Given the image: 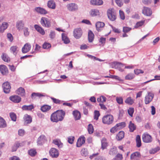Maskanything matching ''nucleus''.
<instances>
[{
    "mask_svg": "<svg viewBox=\"0 0 160 160\" xmlns=\"http://www.w3.org/2000/svg\"><path fill=\"white\" fill-rule=\"evenodd\" d=\"M128 113L129 115L131 117L133 116V114L134 112V109L133 108H130L128 110Z\"/></svg>",
    "mask_w": 160,
    "mask_h": 160,
    "instance_id": "obj_58",
    "label": "nucleus"
},
{
    "mask_svg": "<svg viewBox=\"0 0 160 160\" xmlns=\"http://www.w3.org/2000/svg\"><path fill=\"white\" fill-rule=\"evenodd\" d=\"M134 100L131 97H128L125 100V102L129 105H132L134 103Z\"/></svg>",
    "mask_w": 160,
    "mask_h": 160,
    "instance_id": "obj_29",
    "label": "nucleus"
},
{
    "mask_svg": "<svg viewBox=\"0 0 160 160\" xmlns=\"http://www.w3.org/2000/svg\"><path fill=\"white\" fill-rule=\"evenodd\" d=\"M29 154L32 157H34L35 156L37 153L36 150L33 149H32L28 151Z\"/></svg>",
    "mask_w": 160,
    "mask_h": 160,
    "instance_id": "obj_46",
    "label": "nucleus"
},
{
    "mask_svg": "<svg viewBox=\"0 0 160 160\" xmlns=\"http://www.w3.org/2000/svg\"><path fill=\"white\" fill-rule=\"evenodd\" d=\"M142 12L144 15L148 16H150L152 13L151 9L146 7H144Z\"/></svg>",
    "mask_w": 160,
    "mask_h": 160,
    "instance_id": "obj_12",
    "label": "nucleus"
},
{
    "mask_svg": "<svg viewBox=\"0 0 160 160\" xmlns=\"http://www.w3.org/2000/svg\"><path fill=\"white\" fill-rule=\"evenodd\" d=\"M134 77V75L133 73H129L125 76V78L126 80H131Z\"/></svg>",
    "mask_w": 160,
    "mask_h": 160,
    "instance_id": "obj_51",
    "label": "nucleus"
},
{
    "mask_svg": "<svg viewBox=\"0 0 160 160\" xmlns=\"http://www.w3.org/2000/svg\"><path fill=\"white\" fill-rule=\"evenodd\" d=\"M88 131L89 134H91L93 132V128L92 125L91 124H89L88 126Z\"/></svg>",
    "mask_w": 160,
    "mask_h": 160,
    "instance_id": "obj_49",
    "label": "nucleus"
},
{
    "mask_svg": "<svg viewBox=\"0 0 160 160\" xmlns=\"http://www.w3.org/2000/svg\"><path fill=\"white\" fill-rule=\"evenodd\" d=\"M23 145V143H19L18 142H16L12 147V151H16L17 148L19 147H21Z\"/></svg>",
    "mask_w": 160,
    "mask_h": 160,
    "instance_id": "obj_28",
    "label": "nucleus"
},
{
    "mask_svg": "<svg viewBox=\"0 0 160 160\" xmlns=\"http://www.w3.org/2000/svg\"><path fill=\"white\" fill-rule=\"evenodd\" d=\"M44 96V95L39 92H33L32 93L31 95V98L32 99H35L36 97L40 98L41 97H43Z\"/></svg>",
    "mask_w": 160,
    "mask_h": 160,
    "instance_id": "obj_41",
    "label": "nucleus"
},
{
    "mask_svg": "<svg viewBox=\"0 0 160 160\" xmlns=\"http://www.w3.org/2000/svg\"><path fill=\"white\" fill-rule=\"evenodd\" d=\"M124 132L122 131H121L117 135L116 138L118 140H120L124 138Z\"/></svg>",
    "mask_w": 160,
    "mask_h": 160,
    "instance_id": "obj_37",
    "label": "nucleus"
},
{
    "mask_svg": "<svg viewBox=\"0 0 160 160\" xmlns=\"http://www.w3.org/2000/svg\"><path fill=\"white\" fill-rule=\"evenodd\" d=\"M144 22V21H141L140 22H137L135 26V28H137L139 27L142 26L143 25Z\"/></svg>",
    "mask_w": 160,
    "mask_h": 160,
    "instance_id": "obj_61",
    "label": "nucleus"
},
{
    "mask_svg": "<svg viewBox=\"0 0 160 160\" xmlns=\"http://www.w3.org/2000/svg\"><path fill=\"white\" fill-rule=\"evenodd\" d=\"M94 38V35L92 31L89 30L88 32V41L90 42H93Z\"/></svg>",
    "mask_w": 160,
    "mask_h": 160,
    "instance_id": "obj_22",
    "label": "nucleus"
},
{
    "mask_svg": "<svg viewBox=\"0 0 160 160\" xmlns=\"http://www.w3.org/2000/svg\"><path fill=\"white\" fill-rule=\"evenodd\" d=\"M1 57L2 59L5 62H8L10 61V58L8 57L7 54L5 53H3Z\"/></svg>",
    "mask_w": 160,
    "mask_h": 160,
    "instance_id": "obj_42",
    "label": "nucleus"
},
{
    "mask_svg": "<svg viewBox=\"0 0 160 160\" xmlns=\"http://www.w3.org/2000/svg\"><path fill=\"white\" fill-rule=\"evenodd\" d=\"M85 142V138L84 137L79 138L77 141V146L78 147H80L82 144Z\"/></svg>",
    "mask_w": 160,
    "mask_h": 160,
    "instance_id": "obj_27",
    "label": "nucleus"
},
{
    "mask_svg": "<svg viewBox=\"0 0 160 160\" xmlns=\"http://www.w3.org/2000/svg\"><path fill=\"white\" fill-rule=\"evenodd\" d=\"M117 151L116 147L110 149L109 151V154L112 156H113L117 153Z\"/></svg>",
    "mask_w": 160,
    "mask_h": 160,
    "instance_id": "obj_45",
    "label": "nucleus"
},
{
    "mask_svg": "<svg viewBox=\"0 0 160 160\" xmlns=\"http://www.w3.org/2000/svg\"><path fill=\"white\" fill-rule=\"evenodd\" d=\"M53 142L55 145H57L59 148H61L63 147V143L61 142L60 140L59 139L54 140L53 141Z\"/></svg>",
    "mask_w": 160,
    "mask_h": 160,
    "instance_id": "obj_35",
    "label": "nucleus"
},
{
    "mask_svg": "<svg viewBox=\"0 0 160 160\" xmlns=\"http://www.w3.org/2000/svg\"><path fill=\"white\" fill-rule=\"evenodd\" d=\"M114 118L113 116L108 114L104 116L102 118V121L104 124L110 125L113 122Z\"/></svg>",
    "mask_w": 160,
    "mask_h": 160,
    "instance_id": "obj_2",
    "label": "nucleus"
},
{
    "mask_svg": "<svg viewBox=\"0 0 160 160\" xmlns=\"http://www.w3.org/2000/svg\"><path fill=\"white\" fill-rule=\"evenodd\" d=\"M47 5L49 8L53 9L55 8L56 7L55 2L53 0H50L48 1Z\"/></svg>",
    "mask_w": 160,
    "mask_h": 160,
    "instance_id": "obj_25",
    "label": "nucleus"
},
{
    "mask_svg": "<svg viewBox=\"0 0 160 160\" xmlns=\"http://www.w3.org/2000/svg\"><path fill=\"white\" fill-rule=\"evenodd\" d=\"M23 119L25 123L26 124H29L31 123L32 121V118L30 116L27 114H25L23 117Z\"/></svg>",
    "mask_w": 160,
    "mask_h": 160,
    "instance_id": "obj_21",
    "label": "nucleus"
},
{
    "mask_svg": "<svg viewBox=\"0 0 160 160\" xmlns=\"http://www.w3.org/2000/svg\"><path fill=\"white\" fill-rule=\"evenodd\" d=\"M90 2L94 5L100 6L103 4V1L102 0H91Z\"/></svg>",
    "mask_w": 160,
    "mask_h": 160,
    "instance_id": "obj_23",
    "label": "nucleus"
},
{
    "mask_svg": "<svg viewBox=\"0 0 160 160\" xmlns=\"http://www.w3.org/2000/svg\"><path fill=\"white\" fill-rule=\"evenodd\" d=\"M10 52L14 55H16L18 51V48L16 46H12L10 49Z\"/></svg>",
    "mask_w": 160,
    "mask_h": 160,
    "instance_id": "obj_34",
    "label": "nucleus"
},
{
    "mask_svg": "<svg viewBox=\"0 0 160 160\" xmlns=\"http://www.w3.org/2000/svg\"><path fill=\"white\" fill-rule=\"evenodd\" d=\"M62 41L65 44H68L69 43L70 40L68 38L64 33H62Z\"/></svg>",
    "mask_w": 160,
    "mask_h": 160,
    "instance_id": "obj_44",
    "label": "nucleus"
},
{
    "mask_svg": "<svg viewBox=\"0 0 160 160\" xmlns=\"http://www.w3.org/2000/svg\"><path fill=\"white\" fill-rule=\"evenodd\" d=\"M136 146L139 148L141 146V142L140 136L139 135L137 136L136 137Z\"/></svg>",
    "mask_w": 160,
    "mask_h": 160,
    "instance_id": "obj_43",
    "label": "nucleus"
},
{
    "mask_svg": "<svg viewBox=\"0 0 160 160\" xmlns=\"http://www.w3.org/2000/svg\"><path fill=\"white\" fill-rule=\"evenodd\" d=\"M128 127L129 129V131L131 132L134 131L136 129V126L132 121H130L129 123Z\"/></svg>",
    "mask_w": 160,
    "mask_h": 160,
    "instance_id": "obj_36",
    "label": "nucleus"
},
{
    "mask_svg": "<svg viewBox=\"0 0 160 160\" xmlns=\"http://www.w3.org/2000/svg\"><path fill=\"white\" fill-rule=\"evenodd\" d=\"M141 157L140 152H136L132 153L130 156V159L131 160H138Z\"/></svg>",
    "mask_w": 160,
    "mask_h": 160,
    "instance_id": "obj_9",
    "label": "nucleus"
},
{
    "mask_svg": "<svg viewBox=\"0 0 160 160\" xmlns=\"http://www.w3.org/2000/svg\"><path fill=\"white\" fill-rule=\"evenodd\" d=\"M34 27L36 30L42 35H43L45 34V32L44 30L39 25L35 24L34 26Z\"/></svg>",
    "mask_w": 160,
    "mask_h": 160,
    "instance_id": "obj_16",
    "label": "nucleus"
},
{
    "mask_svg": "<svg viewBox=\"0 0 160 160\" xmlns=\"http://www.w3.org/2000/svg\"><path fill=\"white\" fill-rule=\"evenodd\" d=\"M34 108L32 104L28 105H23L22 106V108L23 110L31 111Z\"/></svg>",
    "mask_w": 160,
    "mask_h": 160,
    "instance_id": "obj_32",
    "label": "nucleus"
},
{
    "mask_svg": "<svg viewBox=\"0 0 160 160\" xmlns=\"http://www.w3.org/2000/svg\"><path fill=\"white\" fill-rule=\"evenodd\" d=\"M2 87L4 92L6 93H9L10 91L11 86L9 83L6 82L3 83Z\"/></svg>",
    "mask_w": 160,
    "mask_h": 160,
    "instance_id": "obj_6",
    "label": "nucleus"
},
{
    "mask_svg": "<svg viewBox=\"0 0 160 160\" xmlns=\"http://www.w3.org/2000/svg\"><path fill=\"white\" fill-rule=\"evenodd\" d=\"M90 13L93 17L98 16L100 15L99 10L97 9H92L90 12Z\"/></svg>",
    "mask_w": 160,
    "mask_h": 160,
    "instance_id": "obj_33",
    "label": "nucleus"
},
{
    "mask_svg": "<svg viewBox=\"0 0 160 160\" xmlns=\"http://www.w3.org/2000/svg\"><path fill=\"white\" fill-rule=\"evenodd\" d=\"M49 154L50 155L52 158H56L59 155V153L57 149L55 148H52L49 151Z\"/></svg>",
    "mask_w": 160,
    "mask_h": 160,
    "instance_id": "obj_10",
    "label": "nucleus"
},
{
    "mask_svg": "<svg viewBox=\"0 0 160 160\" xmlns=\"http://www.w3.org/2000/svg\"><path fill=\"white\" fill-rule=\"evenodd\" d=\"M41 25L43 27L49 28L51 26L50 22L49 19L45 17H42L40 21Z\"/></svg>",
    "mask_w": 160,
    "mask_h": 160,
    "instance_id": "obj_5",
    "label": "nucleus"
},
{
    "mask_svg": "<svg viewBox=\"0 0 160 160\" xmlns=\"http://www.w3.org/2000/svg\"><path fill=\"white\" fill-rule=\"evenodd\" d=\"M68 9L71 11H74L78 9L77 5L74 3H71L67 5Z\"/></svg>",
    "mask_w": 160,
    "mask_h": 160,
    "instance_id": "obj_11",
    "label": "nucleus"
},
{
    "mask_svg": "<svg viewBox=\"0 0 160 160\" xmlns=\"http://www.w3.org/2000/svg\"><path fill=\"white\" fill-rule=\"evenodd\" d=\"M24 34L26 37H27L29 35V32L28 31V28L24 27L23 28Z\"/></svg>",
    "mask_w": 160,
    "mask_h": 160,
    "instance_id": "obj_55",
    "label": "nucleus"
},
{
    "mask_svg": "<svg viewBox=\"0 0 160 160\" xmlns=\"http://www.w3.org/2000/svg\"><path fill=\"white\" fill-rule=\"evenodd\" d=\"M34 10L38 13L41 14L47 13V12L44 9L40 7H36L34 8Z\"/></svg>",
    "mask_w": 160,
    "mask_h": 160,
    "instance_id": "obj_19",
    "label": "nucleus"
},
{
    "mask_svg": "<svg viewBox=\"0 0 160 160\" xmlns=\"http://www.w3.org/2000/svg\"><path fill=\"white\" fill-rule=\"evenodd\" d=\"M31 46L28 43H26L22 48V52L23 53H26L28 52L30 49Z\"/></svg>",
    "mask_w": 160,
    "mask_h": 160,
    "instance_id": "obj_14",
    "label": "nucleus"
},
{
    "mask_svg": "<svg viewBox=\"0 0 160 160\" xmlns=\"http://www.w3.org/2000/svg\"><path fill=\"white\" fill-rule=\"evenodd\" d=\"M8 23L4 22L2 23V25L0 27V32H3L4 30L8 27Z\"/></svg>",
    "mask_w": 160,
    "mask_h": 160,
    "instance_id": "obj_30",
    "label": "nucleus"
},
{
    "mask_svg": "<svg viewBox=\"0 0 160 160\" xmlns=\"http://www.w3.org/2000/svg\"><path fill=\"white\" fill-rule=\"evenodd\" d=\"M102 148L103 150L106 148L108 146V143L106 141V139L104 138H102L101 141Z\"/></svg>",
    "mask_w": 160,
    "mask_h": 160,
    "instance_id": "obj_40",
    "label": "nucleus"
},
{
    "mask_svg": "<svg viewBox=\"0 0 160 160\" xmlns=\"http://www.w3.org/2000/svg\"><path fill=\"white\" fill-rule=\"evenodd\" d=\"M105 25L104 23L102 22H98L96 23L97 30L99 32L102 30V28Z\"/></svg>",
    "mask_w": 160,
    "mask_h": 160,
    "instance_id": "obj_18",
    "label": "nucleus"
},
{
    "mask_svg": "<svg viewBox=\"0 0 160 160\" xmlns=\"http://www.w3.org/2000/svg\"><path fill=\"white\" fill-rule=\"evenodd\" d=\"M81 153L82 156L86 157L88 155V152L87 149L84 148L82 150Z\"/></svg>",
    "mask_w": 160,
    "mask_h": 160,
    "instance_id": "obj_54",
    "label": "nucleus"
},
{
    "mask_svg": "<svg viewBox=\"0 0 160 160\" xmlns=\"http://www.w3.org/2000/svg\"><path fill=\"white\" fill-rule=\"evenodd\" d=\"M65 114V112L62 110H58L51 115V120L52 122H55L62 121L64 118Z\"/></svg>",
    "mask_w": 160,
    "mask_h": 160,
    "instance_id": "obj_1",
    "label": "nucleus"
},
{
    "mask_svg": "<svg viewBox=\"0 0 160 160\" xmlns=\"http://www.w3.org/2000/svg\"><path fill=\"white\" fill-rule=\"evenodd\" d=\"M0 71L2 74L5 75L8 73V70L6 66L3 65H0Z\"/></svg>",
    "mask_w": 160,
    "mask_h": 160,
    "instance_id": "obj_20",
    "label": "nucleus"
},
{
    "mask_svg": "<svg viewBox=\"0 0 160 160\" xmlns=\"http://www.w3.org/2000/svg\"><path fill=\"white\" fill-rule=\"evenodd\" d=\"M116 101L119 104H123V99L122 97H117L116 98Z\"/></svg>",
    "mask_w": 160,
    "mask_h": 160,
    "instance_id": "obj_48",
    "label": "nucleus"
},
{
    "mask_svg": "<svg viewBox=\"0 0 160 160\" xmlns=\"http://www.w3.org/2000/svg\"><path fill=\"white\" fill-rule=\"evenodd\" d=\"M46 141V138L44 135H41L38 138L37 143L38 144L41 145L44 143Z\"/></svg>",
    "mask_w": 160,
    "mask_h": 160,
    "instance_id": "obj_26",
    "label": "nucleus"
},
{
    "mask_svg": "<svg viewBox=\"0 0 160 160\" xmlns=\"http://www.w3.org/2000/svg\"><path fill=\"white\" fill-rule=\"evenodd\" d=\"M115 68L118 69L120 71L122 72L123 70L121 68L123 67L124 64L119 62H114Z\"/></svg>",
    "mask_w": 160,
    "mask_h": 160,
    "instance_id": "obj_15",
    "label": "nucleus"
},
{
    "mask_svg": "<svg viewBox=\"0 0 160 160\" xmlns=\"http://www.w3.org/2000/svg\"><path fill=\"white\" fill-rule=\"evenodd\" d=\"M107 14L108 18L111 21H115L116 17L114 13L113 12L112 10L110 9H108L107 12Z\"/></svg>",
    "mask_w": 160,
    "mask_h": 160,
    "instance_id": "obj_7",
    "label": "nucleus"
},
{
    "mask_svg": "<svg viewBox=\"0 0 160 160\" xmlns=\"http://www.w3.org/2000/svg\"><path fill=\"white\" fill-rule=\"evenodd\" d=\"M131 29V28L124 27L123 28V32L124 33H127L130 31Z\"/></svg>",
    "mask_w": 160,
    "mask_h": 160,
    "instance_id": "obj_63",
    "label": "nucleus"
},
{
    "mask_svg": "<svg viewBox=\"0 0 160 160\" xmlns=\"http://www.w3.org/2000/svg\"><path fill=\"white\" fill-rule=\"evenodd\" d=\"M154 97L153 93L149 92H148V94L146 96L145 98V103L146 104H149L152 101Z\"/></svg>",
    "mask_w": 160,
    "mask_h": 160,
    "instance_id": "obj_4",
    "label": "nucleus"
},
{
    "mask_svg": "<svg viewBox=\"0 0 160 160\" xmlns=\"http://www.w3.org/2000/svg\"><path fill=\"white\" fill-rule=\"evenodd\" d=\"M51 47V44L48 43H45L42 45V48L45 49H47Z\"/></svg>",
    "mask_w": 160,
    "mask_h": 160,
    "instance_id": "obj_57",
    "label": "nucleus"
},
{
    "mask_svg": "<svg viewBox=\"0 0 160 160\" xmlns=\"http://www.w3.org/2000/svg\"><path fill=\"white\" fill-rule=\"evenodd\" d=\"M51 108V107L50 106L45 105L41 107V110L43 112H46L50 110Z\"/></svg>",
    "mask_w": 160,
    "mask_h": 160,
    "instance_id": "obj_38",
    "label": "nucleus"
},
{
    "mask_svg": "<svg viewBox=\"0 0 160 160\" xmlns=\"http://www.w3.org/2000/svg\"><path fill=\"white\" fill-rule=\"evenodd\" d=\"M143 142L145 143H149L152 141L151 136L148 133H144L142 136Z\"/></svg>",
    "mask_w": 160,
    "mask_h": 160,
    "instance_id": "obj_8",
    "label": "nucleus"
},
{
    "mask_svg": "<svg viewBox=\"0 0 160 160\" xmlns=\"http://www.w3.org/2000/svg\"><path fill=\"white\" fill-rule=\"evenodd\" d=\"M16 93L23 97L24 96L25 94V92L24 88L22 87H20L16 91Z\"/></svg>",
    "mask_w": 160,
    "mask_h": 160,
    "instance_id": "obj_24",
    "label": "nucleus"
},
{
    "mask_svg": "<svg viewBox=\"0 0 160 160\" xmlns=\"http://www.w3.org/2000/svg\"><path fill=\"white\" fill-rule=\"evenodd\" d=\"M16 26L17 29L19 30H21L23 28L24 24L23 21L19 20L17 22Z\"/></svg>",
    "mask_w": 160,
    "mask_h": 160,
    "instance_id": "obj_17",
    "label": "nucleus"
},
{
    "mask_svg": "<svg viewBox=\"0 0 160 160\" xmlns=\"http://www.w3.org/2000/svg\"><path fill=\"white\" fill-rule=\"evenodd\" d=\"M117 5L120 7H121L123 5V2L122 0H115Z\"/></svg>",
    "mask_w": 160,
    "mask_h": 160,
    "instance_id": "obj_62",
    "label": "nucleus"
},
{
    "mask_svg": "<svg viewBox=\"0 0 160 160\" xmlns=\"http://www.w3.org/2000/svg\"><path fill=\"white\" fill-rule=\"evenodd\" d=\"M119 13L120 18L122 20H124L125 19V16L123 12L121 10H120Z\"/></svg>",
    "mask_w": 160,
    "mask_h": 160,
    "instance_id": "obj_60",
    "label": "nucleus"
},
{
    "mask_svg": "<svg viewBox=\"0 0 160 160\" xmlns=\"http://www.w3.org/2000/svg\"><path fill=\"white\" fill-rule=\"evenodd\" d=\"M10 116L12 120L13 121H15L16 120V116L14 113H10Z\"/></svg>",
    "mask_w": 160,
    "mask_h": 160,
    "instance_id": "obj_52",
    "label": "nucleus"
},
{
    "mask_svg": "<svg viewBox=\"0 0 160 160\" xmlns=\"http://www.w3.org/2000/svg\"><path fill=\"white\" fill-rule=\"evenodd\" d=\"M82 30L80 28H76L74 30L73 34L74 37L76 39H79L82 36Z\"/></svg>",
    "mask_w": 160,
    "mask_h": 160,
    "instance_id": "obj_3",
    "label": "nucleus"
},
{
    "mask_svg": "<svg viewBox=\"0 0 160 160\" xmlns=\"http://www.w3.org/2000/svg\"><path fill=\"white\" fill-rule=\"evenodd\" d=\"M10 99L15 103H19L21 100V98L18 95L12 96L10 97Z\"/></svg>",
    "mask_w": 160,
    "mask_h": 160,
    "instance_id": "obj_13",
    "label": "nucleus"
},
{
    "mask_svg": "<svg viewBox=\"0 0 160 160\" xmlns=\"http://www.w3.org/2000/svg\"><path fill=\"white\" fill-rule=\"evenodd\" d=\"M117 127L118 128H121L124 127L125 126V123L124 122H122L117 124L116 125Z\"/></svg>",
    "mask_w": 160,
    "mask_h": 160,
    "instance_id": "obj_59",
    "label": "nucleus"
},
{
    "mask_svg": "<svg viewBox=\"0 0 160 160\" xmlns=\"http://www.w3.org/2000/svg\"><path fill=\"white\" fill-rule=\"evenodd\" d=\"M155 79L150 80L149 81H147L144 82V83H147L148 82L155 80H160V75H156L154 76Z\"/></svg>",
    "mask_w": 160,
    "mask_h": 160,
    "instance_id": "obj_56",
    "label": "nucleus"
},
{
    "mask_svg": "<svg viewBox=\"0 0 160 160\" xmlns=\"http://www.w3.org/2000/svg\"><path fill=\"white\" fill-rule=\"evenodd\" d=\"M72 114L76 120H79L81 118V114L80 112L77 110H75L73 112Z\"/></svg>",
    "mask_w": 160,
    "mask_h": 160,
    "instance_id": "obj_31",
    "label": "nucleus"
},
{
    "mask_svg": "<svg viewBox=\"0 0 160 160\" xmlns=\"http://www.w3.org/2000/svg\"><path fill=\"white\" fill-rule=\"evenodd\" d=\"M7 124L4 119L0 117V128H4L6 127Z\"/></svg>",
    "mask_w": 160,
    "mask_h": 160,
    "instance_id": "obj_39",
    "label": "nucleus"
},
{
    "mask_svg": "<svg viewBox=\"0 0 160 160\" xmlns=\"http://www.w3.org/2000/svg\"><path fill=\"white\" fill-rule=\"evenodd\" d=\"M106 98L103 96H101L97 98V101L98 102L103 103L106 101Z\"/></svg>",
    "mask_w": 160,
    "mask_h": 160,
    "instance_id": "obj_47",
    "label": "nucleus"
},
{
    "mask_svg": "<svg viewBox=\"0 0 160 160\" xmlns=\"http://www.w3.org/2000/svg\"><path fill=\"white\" fill-rule=\"evenodd\" d=\"M51 98L53 101V102L55 103L60 104L62 103L63 101L56 99L53 97H51Z\"/></svg>",
    "mask_w": 160,
    "mask_h": 160,
    "instance_id": "obj_50",
    "label": "nucleus"
},
{
    "mask_svg": "<svg viewBox=\"0 0 160 160\" xmlns=\"http://www.w3.org/2000/svg\"><path fill=\"white\" fill-rule=\"evenodd\" d=\"M74 139V137L73 136H70L68 138V142L70 144H72L73 143Z\"/></svg>",
    "mask_w": 160,
    "mask_h": 160,
    "instance_id": "obj_64",
    "label": "nucleus"
},
{
    "mask_svg": "<svg viewBox=\"0 0 160 160\" xmlns=\"http://www.w3.org/2000/svg\"><path fill=\"white\" fill-rule=\"evenodd\" d=\"M100 114L98 111L95 110L94 112V119L96 120H97L98 119V117L100 116Z\"/></svg>",
    "mask_w": 160,
    "mask_h": 160,
    "instance_id": "obj_53",
    "label": "nucleus"
}]
</instances>
